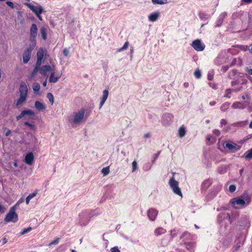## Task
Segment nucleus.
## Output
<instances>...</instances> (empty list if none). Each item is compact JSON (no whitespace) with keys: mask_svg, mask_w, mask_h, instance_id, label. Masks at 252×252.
<instances>
[{"mask_svg":"<svg viewBox=\"0 0 252 252\" xmlns=\"http://www.w3.org/2000/svg\"><path fill=\"white\" fill-rule=\"evenodd\" d=\"M55 66L52 65H45L41 67L40 69V73L43 75L46 76L48 73H50V75L49 78V81L51 83H57L62 76V73L55 75Z\"/></svg>","mask_w":252,"mask_h":252,"instance_id":"obj_1","label":"nucleus"},{"mask_svg":"<svg viewBox=\"0 0 252 252\" xmlns=\"http://www.w3.org/2000/svg\"><path fill=\"white\" fill-rule=\"evenodd\" d=\"M250 202L251 198L247 193H244L240 196L232 198L230 201L232 206L237 209L245 207L249 204Z\"/></svg>","mask_w":252,"mask_h":252,"instance_id":"obj_2","label":"nucleus"},{"mask_svg":"<svg viewBox=\"0 0 252 252\" xmlns=\"http://www.w3.org/2000/svg\"><path fill=\"white\" fill-rule=\"evenodd\" d=\"M85 112L86 109L81 108L78 111L73 113V116L68 119L69 123L73 126H76L83 122L85 120Z\"/></svg>","mask_w":252,"mask_h":252,"instance_id":"obj_3","label":"nucleus"},{"mask_svg":"<svg viewBox=\"0 0 252 252\" xmlns=\"http://www.w3.org/2000/svg\"><path fill=\"white\" fill-rule=\"evenodd\" d=\"M20 97L16 103V106L19 107L22 105L27 100L28 95V88L25 82L20 84L19 88Z\"/></svg>","mask_w":252,"mask_h":252,"instance_id":"obj_4","label":"nucleus"},{"mask_svg":"<svg viewBox=\"0 0 252 252\" xmlns=\"http://www.w3.org/2000/svg\"><path fill=\"white\" fill-rule=\"evenodd\" d=\"M94 216L93 211L86 210L82 212L79 215V223L82 226L86 225Z\"/></svg>","mask_w":252,"mask_h":252,"instance_id":"obj_5","label":"nucleus"},{"mask_svg":"<svg viewBox=\"0 0 252 252\" xmlns=\"http://www.w3.org/2000/svg\"><path fill=\"white\" fill-rule=\"evenodd\" d=\"M15 211V207H12L10 208L9 212L7 214L4 219L5 222H16L18 221V217Z\"/></svg>","mask_w":252,"mask_h":252,"instance_id":"obj_6","label":"nucleus"},{"mask_svg":"<svg viewBox=\"0 0 252 252\" xmlns=\"http://www.w3.org/2000/svg\"><path fill=\"white\" fill-rule=\"evenodd\" d=\"M169 185L175 194L182 197V193L180 188L179 187V183L173 177L169 180Z\"/></svg>","mask_w":252,"mask_h":252,"instance_id":"obj_7","label":"nucleus"},{"mask_svg":"<svg viewBox=\"0 0 252 252\" xmlns=\"http://www.w3.org/2000/svg\"><path fill=\"white\" fill-rule=\"evenodd\" d=\"M224 148L228 149L231 152H235L240 150L241 146L231 140H227L224 143Z\"/></svg>","mask_w":252,"mask_h":252,"instance_id":"obj_8","label":"nucleus"},{"mask_svg":"<svg viewBox=\"0 0 252 252\" xmlns=\"http://www.w3.org/2000/svg\"><path fill=\"white\" fill-rule=\"evenodd\" d=\"M178 233V230L175 229L170 231V234L167 235L162 239L161 243L163 246H166L169 244L170 241L176 236H177Z\"/></svg>","mask_w":252,"mask_h":252,"instance_id":"obj_9","label":"nucleus"},{"mask_svg":"<svg viewBox=\"0 0 252 252\" xmlns=\"http://www.w3.org/2000/svg\"><path fill=\"white\" fill-rule=\"evenodd\" d=\"M191 46L195 50L198 52L203 51L205 48V44L199 39L193 40L191 44Z\"/></svg>","mask_w":252,"mask_h":252,"instance_id":"obj_10","label":"nucleus"},{"mask_svg":"<svg viewBox=\"0 0 252 252\" xmlns=\"http://www.w3.org/2000/svg\"><path fill=\"white\" fill-rule=\"evenodd\" d=\"M36 44L33 42L32 43L30 47L28 48L24 53L23 54V62L25 63H27L31 59V52L35 47Z\"/></svg>","mask_w":252,"mask_h":252,"instance_id":"obj_11","label":"nucleus"},{"mask_svg":"<svg viewBox=\"0 0 252 252\" xmlns=\"http://www.w3.org/2000/svg\"><path fill=\"white\" fill-rule=\"evenodd\" d=\"M174 116L171 113H164L161 117V123L163 126H168L171 124L173 120Z\"/></svg>","mask_w":252,"mask_h":252,"instance_id":"obj_12","label":"nucleus"},{"mask_svg":"<svg viewBox=\"0 0 252 252\" xmlns=\"http://www.w3.org/2000/svg\"><path fill=\"white\" fill-rule=\"evenodd\" d=\"M37 33V27L35 24H32L30 29V39L31 44L34 42L36 44L35 38Z\"/></svg>","mask_w":252,"mask_h":252,"instance_id":"obj_13","label":"nucleus"},{"mask_svg":"<svg viewBox=\"0 0 252 252\" xmlns=\"http://www.w3.org/2000/svg\"><path fill=\"white\" fill-rule=\"evenodd\" d=\"M27 5L31 10L34 12L37 16L40 15L43 11L42 6L38 4L33 5L31 3H27Z\"/></svg>","mask_w":252,"mask_h":252,"instance_id":"obj_14","label":"nucleus"},{"mask_svg":"<svg viewBox=\"0 0 252 252\" xmlns=\"http://www.w3.org/2000/svg\"><path fill=\"white\" fill-rule=\"evenodd\" d=\"M158 211L154 208L149 209L147 211V216L149 220L151 221H154L158 215Z\"/></svg>","mask_w":252,"mask_h":252,"instance_id":"obj_15","label":"nucleus"},{"mask_svg":"<svg viewBox=\"0 0 252 252\" xmlns=\"http://www.w3.org/2000/svg\"><path fill=\"white\" fill-rule=\"evenodd\" d=\"M34 114L33 111L30 109H27L22 111L21 113L16 118L17 121H19L22 118L25 117L27 115L28 116H33Z\"/></svg>","mask_w":252,"mask_h":252,"instance_id":"obj_16","label":"nucleus"},{"mask_svg":"<svg viewBox=\"0 0 252 252\" xmlns=\"http://www.w3.org/2000/svg\"><path fill=\"white\" fill-rule=\"evenodd\" d=\"M34 160V156L32 152H29L27 153L25 157L24 161L26 164L31 165L33 162Z\"/></svg>","mask_w":252,"mask_h":252,"instance_id":"obj_17","label":"nucleus"},{"mask_svg":"<svg viewBox=\"0 0 252 252\" xmlns=\"http://www.w3.org/2000/svg\"><path fill=\"white\" fill-rule=\"evenodd\" d=\"M180 239H182L184 243H185V240L188 242L193 240L194 239V236L188 232H185L180 237Z\"/></svg>","mask_w":252,"mask_h":252,"instance_id":"obj_18","label":"nucleus"},{"mask_svg":"<svg viewBox=\"0 0 252 252\" xmlns=\"http://www.w3.org/2000/svg\"><path fill=\"white\" fill-rule=\"evenodd\" d=\"M109 92L107 90H105L102 92V96L101 97V100L99 104V109H101L103 104H104L105 102L106 101V99L108 98Z\"/></svg>","mask_w":252,"mask_h":252,"instance_id":"obj_19","label":"nucleus"},{"mask_svg":"<svg viewBox=\"0 0 252 252\" xmlns=\"http://www.w3.org/2000/svg\"><path fill=\"white\" fill-rule=\"evenodd\" d=\"M187 249L190 252H194L195 247V244L193 242H188L185 240V243Z\"/></svg>","mask_w":252,"mask_h":252,"instance_id":"obj_20","label":"nucleus"},{"mask_svg":"<svg viewBox=\"0 0 252 252\" xmlns=\"http://www.w3.org/2000/svg\"><path fill=\"white\" fill-rule=\"evenodd\" d=\"M159 16V13L158 12H153L148 16V20L150 22H154L157 21Z\"/></svg>","mask_w":252,"mask_h":252,"instance_id":"obj_21","label":"nucleus"},{"mask_svg":"<svg viewBox=\"0 0 252 252\" xmlns=\"http://www.w3.org/2000/svg\"><path fill=\"white\" fill-rule=\"evenodd\" d=\"M226 15H227V13L225 12L221 13L219 17L216 22V26L217 27H220L222 25L223 20L225 18Z\"/></svg>","mask_w":252,"mask_h":252,"instance_id":"obj_22","label":"nucleus"},{"mask_svg":"<svg viewBox=\"0 0 252 252\" xmlns=\"http://www.w3.org/2000/svg\"><path fill=\"white\" fill-rule=\"evenodd\" d=\"M166 232V229L163 227H158L155 229L154 231V235L157 237H158L162 234H165Z\"/></svg>","mask_w":252,"mask_h":252,"instance_id":"obj_23","label":"nucleus"},{"mask_svg":"<svg viewBox=\"0 0 252 252\" xmlns=\"http://www.w3.org/2000/svg\"><path fill=\"white\" fill-rule=\"evenodd\" d=\"M34 105L35 108L38 111H43L46 109L45 105L39 101H36Z\"/></svg>","mask_w":252,"mask_h":252,"instance_id":"obj_24","label":"nucleus"},{"mask_svg":"<svg viewBox=\"0 0 252 252\" xmlns=\"http://www.w3.org/2000/svg\"><path fill=\"white\" fill-rule=\"evenodd\" d=\"M232 108L233 109H243L246 108V105L242 102L236 101L233 103Z\"/></svg>","mask_w":252,"mask_h":252,"instance_id":"obj_25","label":"nucleus"},{"mask_svg":"<svg viewBox=\"0 0 252 252\" xmlns=\"http://www.w3.org/2000/svg\"><path fill=\"white\" fill-rule=\"evenodd\" d=\"M247 121H239L237 122H235L231 125L232 126L237 127H242L246 126L247 124Z\"/></svg>","mask_w":252,"mask_h":252,"instance_id":"obj_26","label":"nucleus"},{"mask_svg":"<svg viewBox=\"0 0 252 252\" xmlns=\"http://www.w3.org/2000/svg\"><path fill=\"white\" fill-rule=\"evenodd\" d=\"M212 184L211 180L207 179L205 180L202 184L201 188L203 190L207 189Z\"/></svg>","mask_w":252,"mask_h":252,"instance_id":"obj_27","label":"nucleus"},{"mask_svg":"<svg viewBox=\"0 0 252 252\" xmlns=\"http://www.w3.org/2000/svg\"><path fill=\"white\" fill-rule=\"evenodd\" d=\"M186 127L184 126L183 125L180 127L178 130V136L179 137L182 138L186 135Z\"/></svg>","mask_w":252,"mask_h":252,"instance_id":"obj_28","label":"nucleus"},{"mask_svg":"<svg viewBox=\"0 0 252 252\" xmlns=\"http://www.w3.org/2000/svg\"><path fill=\"white\" fill-rule=\"evenodd\" d=\"M247 13L246 12H245L244 11H239V12H237L236 13H234L232 15V17L234 18H237V17H239V18H241V17L243 16H247Z\"/></svg>","mask_w":252,"mask_h":252,"instance_id":"obj_29","label":"nucleus"},{"mask_svg":"<svg viewBox=\"0 0 252 252\" xmlns=\"http://www.w3.org/2000/svg\"><path fill=\"white\" fill-rule=\"evenodd\" d=\"M40 33L42 38L45 40L47 38V29L44 27H42L40 29Z\"/></svg>","mask_w":252,"mask_h":252,"instance_id":"obj_30","label":"nucleus"},{"mask_svg":"<svg viewBox=\"0 0 252 252\" xmlns=\"http://www.w3.org/2000/svg\"><path fill=\"white\" fill-rule=\"evenodd\" d=\"M153 163L151 162H147L144 164L143 169L145 171L150 170L152 167Z\"/></svg>","mask_w":252,"mask_h":252,"instance_id":"obj_31","label":"nucleus"},{"mask_svg":"<svg viewBox=\"0 0 252 252\" xmlns=\"http://www.w3.org/2000/svg\"><path fill=\"white\" fill-rule=\"evenodd\" d=\"M40 85L38 83H34L32 85V89L35 93H38L40 90Z\"/></svg>","mask_w":252,"mask_h":252,"instance_id":"obj_32","label":"nucleus"},{"mask_svg":"<svg viewBox=\"0 0 252 252\" xmlns=\"http://www.w3.org/2000/svg\"><path fill=\"white\" fill-rule=\"evenodd\" d=\"M230 103L228 102H226L222 104V105L220 107V110L222 111H226L229 107L230 106Z\"/></svg>","mask_w":252,"mask_h":252,"instance_id":"obj_33","label":"nucleus"},{"mask_svg":"<svg viewBox=\"0 0 252 252\" xmlns=\"http://www.w3.org/2000/svg\"><path fill=\"white\" fill-rule=\"evenodd\" d=\"M39 70V69L37 68V67H34L32 73L31 74L30 76H29V80H32V79L35 76V75L37 74L38 71Z\"/></svg>","mask_w":252,"mask_h":252,"instance_id":"obj_34","label":"nucleus"},{"mask_svg":"<svg viewBox=\"0 0 252 252\" xmlns=\"http://www.w3.org/2000/svg\"><path fill=\"white\" fill-rule=\"evenodd\" d=\"M154 4H163L167 3V0H152Z\"/></svg>","mask_w":252,"mask_h":252,"instance_id":"obj_35","label":"nucleus"},{"mask_svg":"<svg viewBox=\"0 0 252 252\" xmlns=\"http://www.w3.org/2000/svg\"><path fill=\"white\" fill-rule=\"evenodd\" d=\"M44 52L42 49H40L37 53V59L42 60L44 57Z\"/></svg>","mask_w":252,"mask_h":252,"instance_id":"obj_36","label":"nucleus"},{"mask_svg":"<svg viewBox=\"0 0 252 252\" xmlns=\"http://www.w3.org/2000/svg\"><path fill=\"white\" fill-rule=\"evenodd\" d=\"M246 159H250L252 158V148L247 151L245 154Z\"/></svg>","mask_w":252,"mask_h":252,"instance_id":"obj_37","label":"nucleus"},{"mask_svg":"<svg viewBox=\"0 0 252 252\" xmlns=\"http://www.w3.org/2000/svg\"><path fill=\"white\" fill-rule=\"evenodd\" d=\"M109 166L104 167L101 170V173L103 174L104 176L108 175L109 173Z\"/></svg>","mask_w":252,"mask_h":252,"instance_id":"obj_38","label":"nucleus"},{"mask_svg":"<svg viewBox=\"0 0 252 252\" xmlns=\"http://www.w3.org/2000/svg\"><path fill=\"white\" fill-rule=\"evenodd\" d=\"M128 44H129L128 42V41H126L124 43V44L123 46V47L118 50V52H122V51L126 50L127 48V47H128Z\"/></svg>","mask_w":252,"mask_h":252,"instance_id":"obj_39","label":"nucleus"},{"mask_svg":"<svg viewBox=\"0 0 252 252\" xmlns=\"http://www.w3.org/2000/svg\"><path fill=\"white\" fill-rule=\"evenodd\" d=\"M225 217L226 218H230V215L229 214L227 213V214H225V213H221V214H220L219 215H218V219L220 220V219H223L224 218H225Z\"/></svg>","mask_w":252,"mask_h":252,"instance_id":"obj_40","label":"nucleus"},{"mask_svg":"<svg viewBox=\"0 0 252 252\" xmlns=\"http://www.w3.org/2000/svg\"><path fill=\"white\" fill-rule=\"evenodd\" d=\"M132 172H134L136 170H137V169H138V165H137V161L136 160H134L132 162Z\"/></svg>","mask_w":252,"mask_h":252,"instance_id":"obj_41","label":"nucleus"},{"mask_svg":"<svg viewBox=\"0 0 252 252\" xmlns=\"http://www.w3.org/2000/svg\"><path fill=\"white\" fill-rule=\"evenodd\" d=\"M47 97L48 98L51 103L53 104L54 102L53 95L51 93H49L47 94Z\"/></svg>","mask_w":252,"mask_h":252,"instance_id":"obj_42","label":"nucleus"},{"mask_svg":"<svg viewBox=\"0 0 252 252\" xmlns=\"http://www.w3.org/2000/svg\"><path fill=\"white\" fill-rule=\"evenodd\" d=\"M221 186L220 185H217L216 187V189L214 193H213L212 197H213L215 196H216L217 195V194L221 190Z\"/></svg>","mask_w":252,"mask_h":252,"instance_id":"obj_43","label":"nucleus"},{"mask_svg":"<svg viewBox=\"0 0 252 252\" xmlns=\"http://www.w3.org/2000/svg\"><path fill=\"white\" fill-rule=\"evenodd\" d=\"M214 75V73L213 70H211L209 71V72L208 73V75H207L208 79L209 80H212L213 78Z\"/></svg>","mask_w":252,"mask_h":252,"instance_id":"obj_44","label":"nucleus"},{"mask_svg":"<svg viewBox=\"0 0 252 252\" xmlns=\"http://www.w3.org/2000/svg\"><path fill=\"white\" fill-rule=\"evenodd\" d=\"M194 76L197 79H199L201 76V73L200 70L196 69L194 72Z\"/></svg>","mask_w":252,"mask_h":252,"instance_id":"obj_45","label":"nucleus"},{"mask_svg":"<svg viewBox=\"0 0 252 252\" xmlns=\"http://www.w3.org/2000/svg\"><path fill=\"white\" fill-rule=\"evenodd\" d=\"M32 229V227H29L27 228L24 229L21 232H20V235H23L25 234L26 233L30 232Z\"/></svg>","mask_w":252,"mask_h":252,"instance_id":"obj_46","label":"nucleus"},{"mask_svg":"<svg viewBox=\"0 0 252 252\" xmlns=\"http://www.w3.org/2000/svg\"><path fill=\"white\" fill-rule=\"evenodd\" d=\"M24 125L28 126L31 129H33V130H35L36 128L35 126L34 125L30 124V123H29L28 122H25Z\"/></svg>","mask_w":252,"mask_h":252,"instance_id":"obj_47","label":"nucleus"},{"mask_svg":"<svg viewBox=\"0 0 252 252\" xmlns=\"http://www.w3.org/2000/svg\"><path fill=\"white\" fill-rule=\"evenodd\" d=\"M231 90L230 89H227L225 91V94L224 95V96L226 97L230 98V94H231Z\"/></svg>","mask_w":252,"mask_h":252,"instance_id":"obj_48","label":"nucleus"},{"mask_svg":"<svg viewBox=\"0 0 252 252\" xmlns=\"http://www.w3.org/2000/svg\"><path fill=\"white\" fill-rule=\"evenodd\" d=\"M42 60L37 59L36 65H35V67H37V68L39 69V70L41 68V67H40V66L41 64Z\"/></svg>","mask_w":252,"mask_h":252,"instance_id":"obj_49","label":"nucleus"},{"mask_svg":"<svg viewBox=\"0 0 252 252\" xmlns=\"http://www.w3.org/2000/svg\"><path fill=\"white\" fill-rule=\"evenodd\" d=\"M218 171L220 174H224L226 172V169L224 167H220L218 168Z\"/></svg>","mask_w":252,"mask_h":252,"instance_id":"obj_50","label":"nucleus"},{"mask_svg":"<svg viewBox=\"0 0 252 252\" xmlns=\"http://www.w3.org/2000/svg\"><path fill=\"white\" fill-rule=\"evenodd\" d=\"M37 192H38V190H35L32 193L30 194L28 196V197H30V198L31 200L33 197H35L37 195Z\"/></svg>","mask_w":252,"mask_h":252,"instance_id":"obj_51","label":"nucleus"},{"mask_svg":"<svg viewBox=\"0 0 252 252\" xmlns=\"http://www.w3.org/2000/svg\"><path fill=\"white\" fill-rule=\"evenodd\" d=\"M59 238H56V239H55L52 242H50L48 246H51L53 245H57L59 243Z\"/></svg>","mask_w":252,"mask_h":252,"instance_id":"obj_52","label":"nucleus"},{"mask_svg":"<svg viewBox=\"0 0 252 252\" xmlns=\"http://www.w3.org/2000/svg\"><path fill=\"white\" fill-rule=\"evenodd\" d=\"M236 186L234 185H231L229 187V190L230 192H233L236 190Z\"/></svg>","mask_w":252,"mask_h":252,"instance_id":"obj_53","label":"nucleus"},{"mask_svg":"<svg viewBox=\"0 0 252 252\" xmlns=\"http://www.w3.org/2000/svg\"><path fill=\"white\" fill-rule=\"evenodd\" d=\"M239 48L242 51H246L248 50V46L247 45H239Z\"/></svg>","mask_w":252,"mask_h":252,"instance_id":"obj_54","label":"nucleus"},{"mask_svg":"<svg viewBox=\"0 0 252 252\" xmlns=\"http://www.w3.org/2000/svg\"><path fill=\"white\" fill-rule=\"evenodd\" d=\"M24 199L23 198L20 199L16 203V204L13 206L15 207V210H16L17 207L22 202H23Z\"/></svg>","mask_w":252,"mask_h":252,"instance_id":"obj_55","label":"nucleus"},{"mask_svg":"<svg viewBox=\"0 0 252 252\" xmlns=\"http://www.w3.org/2000/svg\"><path fill=\"white\" fill-rule=\"evenodd\" d=\"M110 252H120L118 247H114L111 249Z\"/></svg>","mask_w":252,"mask_h":252,"instance_id":"obj_56","label":"nucleus"},{"mask_svg":"<svg viewBox=\"0 0 252 252\" xmlns=\"http://www.w3.org/2000/svg\"><path fill=\"white\" fill-rule=\"evenodd\" d=\"M226 124L227 121H226V120L222 119L220 120V125H221V126H225V125H226Z\"/></svg>","mask_w":252,"mask_h":252,"instance_id":"obj_57","label":"nucleus"},{"mask_svg":"<svg viewBox=\"0 0 252 252\" xmlns=\"http://www.w3.org/2000/svg\"><path fill=\"white\" fill-rule=\"evenodd\" d=\"M6 4L9 6V7H11L12 8H14V4L11 1H7L6 2Z\"/></svg>","mask_w":252,"mask_h":252,"instance_id":"obj_58","label":"nucleus"},{"mask_svg":"<svg viewBox=\"0 0 252 252\" xmlns=\"http://www.w3.org/2000/svg\"><path fill=\"white\" fill-rule=\"evenodd\" d=\"M63 54L65 56H67L69 54V51L67 49L65 48L63 50Z\"/></svg>","mask_w":252,"mask_h":252,"instance_id":"obj_59","label":"nucleus"},{"mask_svg":"<svg viewBox=\"0 0 252 252\" xmlns=\"http://www.w3.org/2000/svg\"><path fill=\"white\" fill-rule=\"evenodd\" d=\"M246 71L248 72V73L250 75H252V68H249L248 67H247L246 68Z\"/></svg>","mask_w":252,"mask_h":252,"instance_id":"obj_60","label":"nucleus"},{"mask_svg":"<svg viewBox=\"0 0 252 252\" xmlns=\"http://www.w3.org/2000/svg\"><path fill=\"white\" fill-rule=\"evenodd\" d=\"M213 133H214L215 134L217 135V136H219V135H220V131H219V130H218V129H215V130H214V131H213Z\"/></svg>","mask_w":252,"mask_h":252,"instance_id":"obj_61","label":"nucleus"},{"mask_svg":"<svg viewBox=\"0 0 252 252\" xmlns=\"http://www.w3.org/2000/svg\"><path fill=\"white\" fill-rule=\"evenodd\" d=\"M228 66H223V67H222V68H221V70H222L223 72H225V71L228 69Z\"/></svg>","mask_w":252,"mask_h":252,"instance_id":"obj_62","label":"nucleus"},{"mask_svg":"<svg viewBox=\"0 0 252 252\" xmlns=\"http://www.w3.org/2000/svg\"><path fill=\"white\" fill-rule=\"evenodd\" d=\"M150 136H151V135H150V133H146L144 135V138H149V137H150Z\"/></svg>","mask_w":252,"mask_h":252,"instance_id":"obj_63","label":"nucleus"},{"mask_svg":"<svg viewBox=\"0 0 252 252\" xmlns=\"http://www.w3.org/2000/svg\"><path fill=\"white\" fill-rule=\"evenodd\" d=\"M31 200V199L30 198V197H28V196L26 197V204H29V202Z\"/></svg>","mask_w":252,"mask_h":252,"instance_id":"obj_64","label":"nucleus"}]
</instances>
